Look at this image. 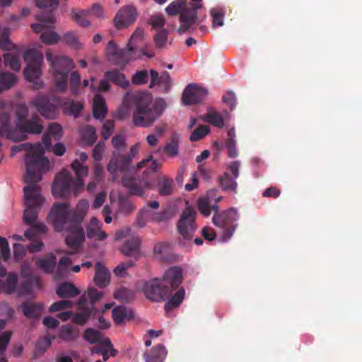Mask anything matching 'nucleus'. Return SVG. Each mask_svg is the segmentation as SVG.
<instances>
[{"mask_svg":"<svg viewBox=\"0 0 362 362\" xmlns=\"http://www.w3.org/2000/svg\"><path fill=\"white\" fill-rule=\"evenodd\" d=\"M216 190H209L206 197H200L197 202V208L201 214L208 217L214 211L213 223L223 230L222 238L224 241L228 240L238 227L237 221L239 218L238 211L234 208H230L222 212L218 211L216 204H211V201Z\"/></svg>","mask_w":362,"mask_h":362,"instance_id":"1","label":"nucleus"},{"mask_svg":"<svg viewBox=\"0 0 362 362\" xmlns=\"http://www.w3.org/2000/svg\"><path fill=\"white\" fill-rule=\"evenodd\" d=\"M134 110L132 115L133 124L139 127H149L158 120L166 109L164 99L153 100L151 93L143 92L134 96Z\"/></svg>","mask_w":362,"mask_h":362,"instance_id":"2","label":"nucleus"},{"mask_svg":"<svg viewBox=\"0 0 362 362\" xmlns=\"http://www.w3.org/2000/svg\"><path fill=\"white\" fill-rule=\"evenodd\" d=\"M28 152L25 158L26 171L24 175L25 182H39L42 180V174L49 165V160L44 157L45 150L40 143L33 144L24 143L12 147V153L19 151Z\"/></svg>","mask_w":362,"mask_h":362,"instance_id":"3","label":"nucleus"},{"mask_svg":"<svg viewBox=\"0 0 362 362\" xmlns=\"http://www.w3.org/2000/svg\"><path fill=\"white\" fill-rule=\"evenodd\" d=\"M76 177L74 179L68 170H62L55 177L52 186V194L55 197H67L71 192L76 197L83 189V178L88 176V168L83 165L78 160L71 165Z\"/></svg>","mask_w":362,"mask_h":362,"instance_id":"4","label":"nucleus"},{"mask_svg":"<svg viewBox=\"0 0 362 362\" xmlns=\"http://www.w3.org/2000/svg\"><path fill=\"white\" fill-rule=\"evenodd\" d=\"M44 129L42 119L33 114L23 121L15 129L11 127V117L8 112H0V136H6L15 142L28 139V134L39 135Z\"/></svg>","mask_w":362,"mask_h":362,"instance_id":"5","label":"nucleus"},{"mask_svg":"<svg viewBox=\"0 0 362 362\" xmlns=\"http://www.w3.org/2000/svg\"><path fill=\"white\" fill-rule=\"evenodd\" d=\"M47 218L53 225L55 231L62 232L64 229L70 228L74 223H82L84 211H75L70 208L68 202H56L52 205Z\"/></svg>","mask_w":362,"mask_h":362,"instance_id":"6","label":"nucleus"},{"mask_svg":"<svg viewBox=\"0 0 362 362\" xmlns=\"http://www.w3.org/2000/svg\"><path fill=\"white\" fill-rule=\"evenodd\" d=\"M183 271L179 267H173L165 271L163 279H160L165 288L170 291V298L165 304V310L169 312L178 307L182 302L185 291L179 288L183 279Z\"/></svg>","mask_w":362,"mask_h":362,"instance_id":"7","label":"nucleus"},{"mask_svg":"<svg viewBox=\"0 0 362 362\" xmlns=\"http://www.w3.org/2000/svg\"><path fill=\"white\" fill-rule=\"evenodd\" d=\"M28 185L23 187L25 204L26 208L23 212V222L29 226L33 225L38 217L45 198L41 194V188L38 182H27Z\"/></svg>","mask_w":362,"mask_h":362,"instance_id":"8","label":"nucleus"},{"mask_svg":"<svg viewBox=\"0 0 362 362\" xmlns=\"http://www.w3.org/2000/svg\"><path fill=\"white\" fill-rule=\"evenodd\" d=\"M46 58L50 63L52 74L54 76L56 90L61 93L64 92L67 89L68 74L74 67L73 60L63 55H57L54 57L49 50L46 53Z\"/></svg>","mask_w":362,"mask_h":362,"instance_id":"9","label":"nucleus"},{"mask_svg":"<svg viewBox=\"0 0 362 362\" xmlns=\"http://www.w3.org/2000/svg\"><path fill=\"white\" fill-rule=\"evenodd\" d=\"M23 58L28 62L27 66L23 70L25 78L29 81H34L35 79H38L42 74V54L35 49H30L25 52Z\"/></svg>","mask_w":362,"mask_h":362,"instance_id":"10","label":"nucleus"},{"mask_svg":"<svg viewBox=\"0 0 362 362\" xmlns=\"http://www.w3.org/2000/svg\"><path fill=\"white\" fill-rule=\"evenodd\" d=\"M142 291L146 298L156 302L164 301L170 298V291L165 288L159 279H151L146 281L143 286Z\"/></svg>","mask_w":362,"mask_h":362,"instance_id":"11","label":"nucleus"},{"mask_svg":"<svg viewBox=\"0 0 362 362\" xmlns=\"http://www.w3.org/2000/svg\"><path fill=\"white\" fill-rule=\"evenodd\" d=\"M196 216L197 212L190 206L182 211L177 226L184 239L190 240L192 238L197 229Z\"/></svg>","mask_w":362,"mask_h":362,"instance_id":"12","label":"nucleus"},{"mask_svg":"<svg viewBox=\"0 0 362 362\" xmlns=\"http://www.w3.org/2000/svg\"><path fill=\"white\" fill-rule=\"evenodd\" d=\"M127 47L119 48L113 40H110L106 48L107 60L112 64L123 69L130 59L131 52Z\"/></svg>","mask_w":362,"mask_h":362,"instance_id":"13","label":"nucleus"},{"mask_svg":"<svg viewBox=\"0 0 362 362\" xmlns=\"http://www.w3.org/2000/svg\"><path fill=\"white\" fill-rule=\"evenodd\" d=\"M202 7L201 3L185 4L180 16V21L182 25L178 28V33L187 32L190 28L198 21L197 10Z\"/></svg>","mask_w":362,"mask_h":362,"instance_id":"14","label":"nucleus"},{"mask_svg":"<svg viewBox=\"0 0 362 362\" xmlns=\"http://www.w3.org/2000/svg\"><path fill=\"white\" fill-rule=\"evenodd\" d=\"M38 112L45 118L54 119L57 117L58 108L53 103L51 98L45 95H37L30 103Z\"/></svg>","mask_w":362,"mask_h":362,"instance_id":"15","label":"nucleus"},{"mask_svg":"<svg viewBox=\"0 0 362 362\" xmlns=\"http://www.w3.org/2000/svg\"><path fill=\"white\" fill-rule=\"evenodd\" d=\"M72 225L70 228L64 230L69 232L65 241L66 245L72 249L71 251L65 252V253L69 255L75 254L85 239V232L81 227V223H74Z\"/></svg>","mask_w":362,"mask_h":362,"instance_id":"16","label":"nucleus"},{"mask_svg":"<svg viewBox=\"0 0 362 362\" xmlns=\"http://www.w3.org/2000/svg\"><path fill=\"white\" fill-rule=\"evenodd\" d=\"M208 95V90L195 83L188 84L182 95V102L185 105L197 104Z\"/></svg>","mask_w":362,"mask_h":362,"instance_id":"17","label":"nucleus"},{"mask_svg":"<svg viewBox=\"0 0 362 362\" xmlns=\"http://www.w3.org/2000/svg\"><path fill=\"white\" fill-rule=\"evenodd\" d=\"M137 18V11L134 6L121 8L117 13L114 21L117 29H122L133 24Z\"/></svg>","mask_w":362,"mask_h":362,"instance_id":"18","label":"nucleus"},{"mask_svg":"<svg viewBox=\"0 0 362 362\" xmlns=\"http://www.w3.org/2000/svg\"><path fill=\"white\" fill-rule=\"evenodd\" d=\"M132 160V159L127 155H122L119 152H114L107 165V170L111 174L117 171L126 173L131 167Z\"/></svg>","mask_w":362,"mask_h":362,"instance_id":"19","label":"nucleus"},{"mask_svg":"<svg viewBox=\"0 0 362 362\" xmlns=\"http://www.w3.org/2000/svg\"><path fill=\"white\" fill-rule=\"evenodd\" d=\"M77 308L78 312L73 315L72 321L78 325H84L88 320L90 316L93 313H95L91 308H89L88 298L86 295H82L80 297Z\"/></svg>","mask_w":362,"mask_h":362,"instance_id":"20","label":"nucleus"},{"mask_svg":"<svg viewBox=\"0 0 362 362\" xmlns=\"http://www.w3.org/2000/svg\"><path fill=\"white\" fill-rule=\"evenodd\" d=\"M48 28H53L43 23H33L31 25L32 30L36 33H41L40 40L47 45H55L59 40L60 36L55 32L48 30Z\"/></svg>","mask_w":362,"mask_h":362,"instance_id":"21","label":"nucleus"},{"mask_svg":"<svg viewBox=\"0 0 362 362\" xmlns=\"http://www.w3.org/2000/svg\"><path fill=\"white\" fill-rule=\"evenodd\" d=\"M107 236L106 233L101 230V223L97 218L93 217L87 226V237L89 239L103 240Z\"/></svg>","mask_w":362,"mask_h":362,"instance_id":"22","label":"nucleus"},{"mask_svg":"<svg viewBox=\"0 0 362 362\" xmlns=\"http://www.w3.org/2000/svg\"><path fill=\"white\" fill-rule=\"evenodd\" d=\"M110 274L109 270L105 268L101 262H97L95 264V274L94 276V282L99 287H105L110 283Z\"/></svg>","mask_w":362,"mask_h":362,"instance_id":"23","label":"nucleus"},{"mask_svg":"<svg viewBox=\"0 0 362 362\" xmlns=\"http://www.w3.org/2000/svg\"><path fill=\"white\" fill-rule=\"evenodd\" d=\"M56 256L53 253H48L44 257L39 258L36 266L46 274L53 273L56 267Z\"/></svg>","mask_w":362,"mask_h":362,"instance_id":"24","label":"nucleus"},{"mask_svg":"<svg viewBox=\"0 0 362 362\" xmlns=\"http://www.w3.org/2000/svg\"><path fill=\"white\" fill-rule=\"evenodd\" d=\"M122 183L124 187L129 190L132 195L142 196L144 194L143 182L134 177L124 176L122 179Z\"/></svg>","mask_w":362,"mask_h":362,"instance_id":"25","label":"nucleus"},{"mask_svg":"<svg viewBox=\"0 0 362 362\" xmlns=\"http://www.w3.org/2000/svg\"><path fill=\"white\" fill-rule=\"evenodd\" d=\"M167 356V351L163 344L155 346L149 354H144L146 362H163Z\"/></svg>","mask_w":362,"mask_h":362,"instance_id":"26","label":"nucleus"},{"mask_svg":"<svg viewBox=\"0 0 362 362\" xmlns=\"http://www.w3.org/2000/svg\"><path fill=\"white\" fill-rule=\"evenodd\" d=\"M155 255L163 261H170L172 259L171 245L167 242L158 243L153 248Z\"/></svg>","mask_w":362,"mask_h":362,"instance_id":"27","label":"nucleus"},{"mask_svg":"<svg viewBox=\"0 0 362 362\" xmlns=\"http://www.w3.org/2000/svg\"><path fill=\"white\" fill-rule=\"evenodd\" d=\"M105 78L121 88H125L129 86V81L125 78L124 74L117 69L105 72Z\"/></svg>","mask_w":362,"mask_h":362,"instance_id":"28","label":"nucleus"},{"mask_svg":"<svg viewBox=\"0 0 362 362\" xmlns=\"http://www.w3.org/2000/svg\"><path fill=\"white\" fill-rule=\"evenodd\" d=\"M56 293L60 298H73L80 293V291L71 283L64 282L59 284Z\"/></svg>","mask_w":362,"mask_h":362,"instance_id":"29","label":"nucleus"},{"mask_svg":"<svg viewBox=\"0 0 362 362\" xmlns=\"http://www.w3.org/2000/svg\"><path fill=\"white\" fill-rule=\"evenodd\" d=\"M107 115V107L105 100L100 95H95L93 98V117L103 120Z\"/></svg>","mask_w":362,"mask_h":362,"instance_id":"30","label":"nucleus"},{"mask_svg":"<svg viewBox=\"0 0 362 362\" xmlns=\"http://www.w3.org/2000/svg\"><path fill=\"white\" fill-rule=\"evenodd\" d=\"M40 304L33 303H25L22 305V310L24 315L28 318H37L42 311Z\"/></svg>","mask_w":362,"mask_h":362,"instance_id":"31","label":"nucleus"},{"mask_svg":"<svg viewBox=\"0 0 362 362\" xmlns=\"http://www.w3.org/2000/svg\"><path fill=\"white\" fill-rule=\"evenodd\" d=\"M140 240L138 237H133L126 240L122 247V252L126 256H132L139 250Z\"/></svg>","mask_w":362,"mask_h":362,"instance_id":"32","label":"nucleus"},{"mask_svg":"<svg viewBox=\"0 0 362 362\" xmlns=\"http://www.w3.org/2000/svg\"><path fill=\"white\" fill-rule=\"evenodd\" d=\"M219 185L224 191L237 193V182L231 177L229 173H225L218 178Z\"/></svg>","mask_w":362,"mask_h":362,"instance_id":"33","label":"nucleus"},{"mask_svg":"<svg viewBox=\"0 0 362 362\" xmlns=\"http://www.w3.org/2000/svg\"><path fill=\"white\" fill-rule=\"evenodd\" d=\"M88 14H90L89 10H78L76 8L71 9V18L79 26L83 28H87L91 24L90 22L85 18Z\"/></svg>","mask_w":362,"mask_h":362,"instance_id":"34","label":"nucleus"},{"mask_svg":"<svg viewBox=\"0 0 362 362\" xmlns=\"http://www.w3.org/2000/svg\"><path fill=\"white\" fill-rule=\"evenodd\" d=\"M4 63L6 66H9L14 71L18 72L21 66L20 63V55L17 52H11L4 54Z\"/></svg>","mask_w":362,"mask_h":362,"instance_id":"35","label":"nucleus"},{"mask_svg":"<svg viewBox=\"0 0 362 362\" xmlns=\"http://www.w3.org/2000/svg\"><path fill=\"white\" fill-rule=\"evenodd\" d=\"M17 80L18 78L13 74L0 71V89L4 90L11 88Z\"/></svg>","mask_w":362,"mask_h":362,"instance_id":"36","label":"nucleus"},{"mask_svg":"<svg viewBox=\"0 0 362 362\" xmlns=\"http://www.w3.org/2000/svg\"><path fill=\"white\" fill-rule=\"evenodd\" d=\"M78 332L71 325H63L59 330V337L64 341H74L78 337Z\"/></svg>","mask_w":362,"mask_h":362,"instance_id":"37","label":"nucleus"},{"mask_svg":"<svg viewBox=\"0 0 362 362\" xmlns=\"http://www.w3.org/2000/svg\"><path fill=\"white\" fill-rule=\"evenodd\" d=\"M115 299L122 303H129L134 299V292L127 288H120L114 293Z\"/></svg>","mask_w":362,"mask_h":362,"instance_id":"38","label":"nucleus"},{"mask_svg":"<svg viewBox=\"0 0 362 362\" xmlns=\"http://www.w3.org/2000/svg\"><path fill=\"white\" fill-rule=\"evenodd\" d=\"M81 137L88 145H93L96 141L98 138L95 128L92 126L85 127L81 130Z\"/></svg>","mask_w":362,"mask_h":362,"instance_id":"39","label":"nucleus"},{"mask_svg":"<svg viewBox=\"0 0 362 362\" xmlns=\"http://www.w3.org/2000/svg\"><path fill=\"white\" fill-rule=\"evenodd\" d=\"M163 151L171 157L177 156L179 151V138L177 135L173 134L171 136L170 142L166 144Z\"/></svg>","mask_w":362,"mask_h":362,"instance_id":"40","label":"nucleus"},{"mask_svg":"<svg viewBox=\"0 0 362 362\" xmlns=\"http://www.w3.org/2000/svg\"><path fill=\"white\" fill-rule=\"evenodd\" d=\"M204 119L208 123L218 128H222L224 126V121L222 115L216 111H209L205 115Z\"/></svg>","mask_w":362,"mask_h":362,"instance_id":"41","label":"nucleus"},{"mask_svg":"<svg viewBox=\"0 0 362 362\" xmlns=\"http://www.w3.org/2000/svg\"><path fill=\"white\" fill-rule=\"evenodd\" d=\"M174 185L171 179L164 177L159 184L158 192L161 196H169L173 193Z\"/></svg>","mask_w":362,"mask_h":362,"instance_id":"42","label":"nucleus"},{"mask_svg":"<svg viewBox=\"0 0 362 362\" xmlns=\"http://www.w3.org/2000/svg\"><path fill=\"white\" fill-rule=\"evenodd\" d=\"M85 295L88 298L89 308H91V310L97 313V310L95 308V304L102 298L103 293L98 291L95 288H90L88 290L87 294Z\"/></svg>","mask_w":362,"mask_h":362,"instance_id":"43","label":"nucleus"},{"mask_svg":"<svg viewBox=\"0 0 362 362\" xmlns=\"http://www.w3.org/2000/svg\"><path fill=\"white\" fill-rule=\"evenodd\" d=\"M51 339L48 337H44L39 339L35 345V358H38L43 355L51 346Z\"/></svg>","mask_w":362,"mask_h":362,"instance_id":"44","label":"nucleus"},{"mask_svg":"<svg viewBox=\"0 0 362 362\" xmlns=\"http://www.w3.org/2000/svg\"><path fill=\"white\" fill-rule=\"evenodd\" d=\"M81 78L77 71H74L70 76V91L73 95L81 93Z\"/></svg>","mask_w":362,"mask_h":362,"instance_id":"45","label":"nucleus"},{"mask_svg":"<svg viewBox=\"0 0 362 362\" xmlns=\"http://www.w3.org/2000/svg\"><path fill=\"white\" fill-rule=\"evenodd\" d=\"M185 4V0H175L165 8V11L169 16H172L177 14L180 15Z\"/></svg>","mask_w":362,"mask_h":362,"instance_id":"46","label":"nucleus"},{"mask_svg":"<svg viewBox=\"0 0 362 362\" xmlns=\"http://www.w3.org/2000/svg\"><path fill=\"white\" fill-rule=\"evenodd\" d=\"M33 227L25 231L24 235L28 239H33L35 233L44 234L47 232V227L43 223H34Z\"/></svg>","mask_w":362,"mask_h":362,"instance_id":"47","label":"nucleus"},{"mask_svg":"<svg viewBox=\"0 0 362 362\" xmlns=\"http://www.w3.org/2000/svg\"><path fill=\"white\" fill-rule=\"evenodd\" d=\"M105 338L101 332L92 328L87 329L84 333V339L91 344L100 342Z\"/></svg>","mask_w":362,"mask_h":362,"instance_id":"48","label":"nucleus"},{"mask_svg":"<svg viewBox=\"0 0 362 362\" xmlns=\"http://www.w3.org/2000/svg\"><path fill=\"white\" fill-rule=\"evenodd\" d=\"M16 121V127L18 126L23 121L28 119V107L25 103L18 104L16 107L15 110Z\"/></svg>","mask_w":362,"mask_h":362,"instance_id":"49","label":"nucleus"},{"mask_svg":"<svg viewBox=\"0 0 362 362\" xmlns=\"http://www.w3.org/2000/svg\"><path fill=\"white\" fill-rule=\"evenodd\" d=\"M112 318L115 324L119 325L127 317V310L124 306L115 307L112 310Z\"/></svg>","mask_w":362,"mask_h":362,"instance_id":"50","label":"nucleus"},{"mask_svg":"<svg viewBox=\"0 0 362 362\" xmlns=\"http://www.w3.org/2000/svg\"><path fill=\"white\" fill-rule=\"evenodd\" d=\"M150 161H152L151 166L147 169V172H151L155 173L158 170H159L162 166V163L159 162L156 160H153V156H149L146 159H144L141 160V162L138 163L137 168H142L146 165Z\"/></svg>","mask_w":362,"mask_h":362,"instance_id":"51","label":"nucleus"},{"mask_svg":"<svg viewBox=\"0 0 362 362\" xmlns=\"http://www.w3.org/2000/svg\"><path fill=\"white\" fill-rule=\"evenodd\" d=\"M210 132V128L206 125H200L191 134L189 139L191 141H197L203 139Z\"/></svg>","mask_w":362,"mask_h":362,"instance_id":"52","label":"nucleus"},{"mask_svg":"<svg viewBox=\"0 0 362 362\" xmlns=\"http://www.w3.org/2000/svg\"><path fill=\"white\" fill-rule=\"evenodd\" d=\"M112 346V344L110 339L109 338H105L103 341L95 344V345L91 348V352L93 354L102 355L104 351Z\"/></svg>","mask_w":362,"mask_h":362,"instance_id":"53","label":"nucleus"},{"mask_svg":"<svg viewBox=\"0 0 362 362\" xmlns=\"http://www.w3.org/2000/svg\"><path fill=\"white\" fill-rule=\"evenodd\" d=\"M163 92H168L171 87V78L169 73L163 71L160 76L157 84Z\"/></svg>","mask_w":362,"mask_h":362,"instance_id":"54","label":"nucleus"},{"mask_svg":"<svg viewBox=\"0 0 362 362\" xmlns=\"http://www.w3.org/2000/svg\"><path fill=\"white\" fill-rule=\"evenodd\" d=\"M36 19L48 25L53 26L55 22L54 15L52 11L45 12L42 11L36 15Z\"/></svg>","mask_w":362,"mask_h":362,"instance_id":"55","label":"nucleus"},{"mask_svg":"<svg viewBox=\"0 0 362 362\" xmlns=\"http://www.w3.org/2000/svg\"><path fill=\"white\" fill-rule=\"evenodd\" d=\"M14 47L9 39V31L4 29L0 35V48L4 50H10Z\"/></svg>","mask_w":362,"mask_h":362,"instance_id":"56","label":"nucleus"},{"mask_svg":"<svg viewBox=\"0 0 362 362\" xmlns=\"http://www.w3.org/2000/svg\"><path fill=\"white\" fill-rule=\"evenodd\" d=\"M148 80V74L146 70L136 71L132 78V81L136 85L146 84Z\"/></svg>","mask_w":362,"mask_h":362,"instance_id":"57","label":"nucleus"},{"mask_svg":"<svg viewBox=\"0 0 362 362\" xmlns=\"http://www.w3.org/2000/svg\"><path fill=\"white\" fill-rule=\"evenodd\" d=\"M73 303L69 300H62L52 303L49 308V312L54 313L59 310L71 308Z\"/></svg>","mask_w":362,"mask_h":362,"instance_id":"58","label":"nucleus"},{"mask_svg":"<svg viewBox=\"0 0 362 362\" xmlns=\"http://www.w3.org/2000/svg\"><path fill=\"white\" fill-rule=\"evenodd\" d=\"M144 36V30L139 28H137L135 31L133 33L132 37H130L128 43H127V49L129 51L134 50V45L139 41H141Z\"/></svg>","mask_w":362,"mask_h":362,"instance_id":"59","label":"nucleus"},{"mask_svg":"<svg viewBox=\"0 0 362 362\" xmlns=\"http://www.w3.org/2000/svg\"><path fill=\"white\" fill-rule=\"evenodd\" d=\"M210 13L213 18L212 26L214 28H215L216 26L223 25L224 13L221 10H218L216 8H211L210 11Z\"/></svg>","mask_w":362,"mask_h":362,"instance_id":"60","label":"nucleus"},{"mask_svg":"<svg viewBox=\"0 0 362 362\" xmlns=\"http://www.w3.org/2000/svg\"><path fill=\"white\" fill-rule=\"evenodd\" d=\"M168 34V33L166 30L162 29L154 36L155 45L157 48L161 49L165 46Z\"/></svg>","mask_w":362,"mask_h":362,"instance_id":"61","label":"nucleus"},{"mask_svg":"<svg viewBox=\"0 0 362 362\" xmlns=\"http://www.w3.org/2000/svg\"><path fill=\"white\" fill-rule=\"evenodd\" d=\"M115 129V122L113 120H107L106 121L101 131L102 137L106 140L113 133Z\"/></svg>","mask_w":362,"mask_h":362,"instance_id":"62","label":"nucleus"},{"mask_svg":"<svg viewBox=\"0 0 362 362\" xmlns=\"http://www.w3.org/2000/svg\"><path fill=\"white\" fill-rule=\"evenodd\" d=\"M47 132L52 135L55 140H59L63 135L62 127L57 123H50Z\"/></svg>","mask_w":362,"mask_h":362,"instance_id":"63","label":"nucleus"},{"mask_svg":"<svg viewBox=\"0 0 362 362\" xmlns=\"http://www.w3.org/2000/svg\"><path fill=\"white\" fill-rule=\"evenodd\" d=\"M18 283V275L15 273H10L8 275L6 287L8 293H11L15 291Z\"/></svg>","mask_w":362,"mask_h":362,"instance_id":"64","label":"nucleus"}]
</instances>
